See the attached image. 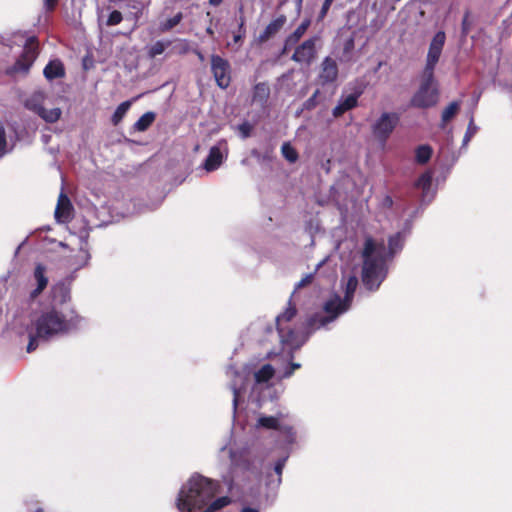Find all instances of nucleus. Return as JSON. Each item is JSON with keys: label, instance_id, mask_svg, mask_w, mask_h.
<instances>
[{"label": "nucleus", "instance_id": "nucleus-45", "mask_svg": "<svg viewBox=\"0 0 512 512\" xmlns=\"http://www.w3.org/2000/svg\"><path fill=\"white\" fill-rule=\"evenodd\" d=\"M286 458L279 459L274 467L275 472L279 475V477L282 475L283 468L285 466Z\"/></svg>", "mask_w": 512, "mask_h": 512}, {"label": "nucleus", "instance_id": "nucleus-19", "mask_svg": "<svg viewBox=\"0 0 512 512\" xmlns=\"http://www.w3.org/2000/svg\"><path fill=\"white\" fill-rule=\"evenodd\" d=\"M284 418V414L279 412L276 416L261 415L257 419L256 427L265 428L267 430H279L281 420Z\"/></svg>", "mask_w": 512, "mask_h": 512}, {"label": "nucleus", "instance_id": "nucleus-9", "mask_svg": "<svg viewBox=\"0 0 512 512\" xmlns=\"http://www.w3.org/2000/svg\"><path fill=\"white\" fill-rule=\"evenodd\" d=\"M210 64L217 86L222 89L228 88L231 83V65L229 61L220 55L212 54Z\"/></svg>", "mask_w": 512, "mask_h": 512}, {"label": "nucleus", "instance_id": "nucleus-54", "mask_svg": "<svg viewBox=\"0 0 512 512\" xmlns=\"http://www.w3.org/2000/svg\"><path fill=\"white\" fill-rule=\"evenodd\" d=\"M351 46H353V40L351 39L347 44H346V47L345 49H349Z\"/></svg>", "mask_w": 512, "mask_h": 512}, {"label": "nucleus", "instance_id": "nucleus-24", "mask_svg": "<svg viewBox=\"0 0 512 512\" xmlns=\"http://www.w3.org/2000/svg\"><path fill=\"white\" fill-rule=\"evenodd\" d=\"M156 119V114L152 111L144 113L134 124V131L144 132L149 129Z\"/></svg>", "mask_w": 512, "mask_h": 512}, {"label": "nucleus", "instance_id": "nucleus-3", "mask_svg": "<svg viewBox=\"0 0 512 512\" xmlns=\"http://www.w3.org/2000/svg\"><path fill=\"white\" fill-rule=\"evenodd\" d=\"M384 244H377L371 237L365 240L362 251V282L366 289L376 291L386 278V264L383 257Z\"/></svg>", "mask_w": 512, "mask_h": 512}, {"label": "nucleus", "instance_id": "nucleus-31", "mask_svg": "<svg viewBox=\"0 0 512 512\" xmlns=\"http://www.w3.org/2000/svg\"><path fill=\"white\" fill-rule=\"evenodd\" d=\"M170 45L171 41L169 40L166 42L158 40L148 48L147 54L150 58H155L156 56L161 55Z\"/></svg>", "mask_w": 512, "mask_h": 512}, {"label": "nucleus", "instance_id": "nucleus-36", "mask_svg": "<svg viewBox=\"0 0 512 512\" xmlns=\"http://www.w3.org/2000/svg\"><path fill=\"white\" fill-rule=\"evenodd\" d=\"M122 20H123L122 13L118 10H113L109 14L106 24H107V26H115V25L120 24L122 22Z\"/></svg>", "mask_w": 512, "mask_h": 512}, {"label": "nucleus", "instance_id": "nucleus-47", "mask_svg": "<svg viewBox=\"0 0 512 512\" xmlns=\"http://www.w3.org/2000/svg\"><path fill=\"white\" fill-rule=\"evenodd\" d=\"M394 201L391 196L386 195L383 199L382 205L386 208H392Z\"/></svg>", "mask_w": 512, "mask_h": 512}, {"label": "nucleus", "instance_id": "nucleus-28", "mask_svg": "<svg viewBox=\"0 0 512 512\" xmlns=\"http://www.w3.org/2000/svg\"><path fill=\"white\" fill-rule=\"evenodd\" d=\"M231 503V498L228 496H222L216 499H212L206 506V509L201 512H216Z\"/></svg>", "mask_w": 512, "mask_h": 512}, {"label": "nucleus", "instance_id": "nucleus-33", "mask_svg": "<svg viewBox=\"0 0 512 512\" xmlns=\"http://www.w3.org/2000/svg\"><path fill=\"white\" fill-rule=\"evenodd\" d=\"M278 431L289 444H292L295 442L296 431L292 425L286 424V423H281Z\"/></svg>", "mask_w": 512, "mask_h": 512}, {"label": "nucleus", "instance_id": "nucleus-12", "mask_svg": "<svg viewBox=\"0 0 512 512\" xmlns=\"http://www.w3.org/2000/svg\"><path fill=\"white\" fill-rule=\"evenodd\" d=\"M338 78V65L331 57H325L320 66L317 81L320 85L334 83Z\"/></svg>", "mask_w": 512, "mask_h": 512}, {"label": "nucleus", "instance_id": "nucleus-44", "mask_svg": "<svg viewBox=\"0 0 512 512\" xmlns=\"http://www.w3.org/2000/svg\"><path fill=\"white\" fill-rule=\"evenodd\" d=\"M332 2H333V0H324L323 5L320 10V13H319L320 19H323L326 16L328 10L331 7Z\"/></svg>", "mask_w": 512, "mask_h": 512}, {"label": "nucleus", "instance_id": "nucleus-15", "mask_svg": "<svg viewBox=\"0 0 512 512\" xmlns=\"http://www.w3.org/2000/svg\"><path fill=\"white\" fill-rule=\"evenodd\" d=\"M73 206L70 199L64 193H61L55 209V219L58 222L65 223L70 221L72 217Z\"/></svg>", "mask_w": 512, "mask_h": 512}, {"label": "nucleus", "instance_id": "nucleus-2", "mask_svg": "<svg viewBox=\"0 0 512 512\" xmlns=\"http://www.w3.org/2000/svg\"><path fill=\"white\" fill-rule=\"evenodd\" d=\"M219 488L220 484L217 481L194 475L180 490L177 507L181 511L202 509L215 497Z\"/></svg>", "mask_w": 512, "mask_h": 512}, {"label": "nucleus", "instance_id": "nucleus-23", "mask_svg": "<svg viewBox=\"0 0 512 512\" xmlns=\"http://www.w3.org/2000/svg\"><path fill=\"white\" fill-rule=\"evenodd\" d=\"M270 96L269 85L265 82L257 83L253 88V101L265 104Z\"/></svg>", "mask_w": 512, "mask_h": 512}, {"label": "nucleus", "instance_id": "nucleus-7", "mask_svg": "<svg viewBox=\"0 0 512 512\" xmlns=\"http://www.w3.org/2000/svg\"><path fill=\"white\" fill-rule=\"evenodd\" d=\"M38 56V40L35 36L27 38L23 51L13 66L7 70L8 74H27Z\"/></svg>", "mask_w": 512, "mask_h": 512}, {"label": "nucleus", "instance_id": "nucleus-57", "mask_svg": "<svg viewBox=\"0 0 512 512\" xmlns=\"http://www.w3.org/2000/svg\"><path fill=\"white\" fill-rule=\"evenodd\" d=\"M198 55H199V59H201V60L204 59V57H203V55L201 53H199Z\"/></svg>", "mask_w": 512, "mask_h": 512}, {"label": "nucleus", "instance_id": "nucleus-53", "mask_svg": "<svg viewBox=\"0 0 512 512\" xmlns=\"http://www.w3.org/2000/svg\"><path fill=\"white\" fill-rule=\"evenodd\" d=\"M206 33L209 35V36H213L214 35V30L211 28V27H207L206 28Z\"/></svg>", "mask_w": 512, "mask_h": 512}, {"label": "nucleus", "instance_id": "nucleus-37", "mask_svg": "<svg viewBox=\"0 0 512 512\" xmlns=\"http://www.w3.org/2000/svg\"><path fill=\"white\" fill-rule=\"evenodd\" d=\"M320 95V90L317 89L311 97H309L304 103H303V109L305 110H313L317 105V97Z\"/></svg>", "mask_w": 512, "mask_h": 512}, {"label": "nucleus", "instance_id": "nucleus-20", "mask_svg": "<svg viewBox=\"0 0 512 512\" xmlns=\"http://www.w3.org/2000/svg\"><path fill=\"white\" fill-rule=\"evenodd\" d=\"M46 268L42 264H37L34 270V277L37 281V287L31 292V298H36L47 287L48 278L45 276Z\"/></svg>", "mask_w": 512, "mask_h": 512}, {"label": "nucleus", "instance_id": "nucleus-34", "mask_svg": "<svg viewBox=\"0 0 512 512\" xmlns=\"http://www.w3.org/2000/svg\"><path fill=\"white\" fill-rule=\"evenodd\" d=\"M182 19H183L182 12H178L176 15H174L173 17L167 19L165 22H162L160 24L159 29H160L161 32L170 31L175 26H177L182 21Z\"/></svg>", "mask_w": 512, "mask_h": 512}, {"label": "nucleus", "instance_id": "nucleus-11", "mask_svg": "<svg viewBox=\"0 0 512 512\" xmlns=\"http://www.w3.org/2000/svg\"><path fill=\"white\" fill-rule=\"evenodd\" d=\"M317 37H310L303 41L301 44L295 46L294 53L291 56V60L299 63L311 65L317 55L316 42Z\"/></svg>", "mask_w": 512, "mask_h": 512}, {"label": "nucleus", "instance_id": "nucleus-42", "mask_svg": "<svg viewBox=\"0 0 512 512\" xmlns=\"http://www.w3.org/2000/svg\"><path fill=\"white\" fill-rule=\"evenodd\" d=\"M399 242H400L399 234L389 238L388 244H389V250L391 253H393L395 251V248L398 247Z\"/></svg>", "mask_w": 512, "mask_h": 512}, {"label": "nucleus", "instance_id": "nucleus-6", "mask_svg": "<svg viewBox=\"0 0 512 512\" xmlns=\"http://www.w3.org/2000/svg\"><path fill=\"white\" fill-rule=\"evenodd\" d=\"M327 315L315 313L311 315L305 323L306 335L308 336L317 329L326 326L328 323L334 321L340 314L346 311V307L341 302V298L335 295L334 298L328 300L323 307Z\"/></svg>", "mask_w": 512, "mask_h": 512}, {"label": "nucleus", "instance_id": "nucleus-46", "mask_svg": "<svg viewBox=\"0 0 512 512\" xmlns=\"http://www.w3.org/2000/svg\"><path fill=\"white\" fill-rule=\"evenodd\" d=\"M239 130L243 133L244 137H248L250 135L251 127L248 123H244L239 126Z\"/></svg>", "mask_w": 512, "mask_h": 512}, {"label": "nucleus", "instance_id": "nucleus-26", "mask_svg": "<svg viewBox=\"0 0 512 512\" xmlns=\"http://www.w3.org/2000/svg\"><path fill=\"white\" fill-rule=\"evenodd\" d=\"M131 104L132 102L127 100L118 105L111 117V122L114 126H117L123 120L127 111L130 109Z\"/></svg>", "mask_w": 512, "mask_h": 512}, {"label": "nucleus", "instance_id": "nucleus-32", "mask_svg": "<svg viewBox=\"0 0 512 512\" xmlns=\"http://www.w3.org/2000/svg\"><path fill=\"white\" fill-rule=\"evenodd\" d=\"M281 152L283 157L290 163H295L299 158L298 152L289 142H285L282 145Z\"/></svg>", "mask_w": 512, "mask_h": 512}, {"label": "nucleus", "instance_id": "nucleus-48", "mask_svg": "<svg viewBox=\"0 0 512 512\" xmlns=\"http://www.w3.org/2000/svg\"><path fill=\"white\" fill-rule=\"evenodd\" d=\"M233 405H234V410H236L237 405H238V391L236 389L234 390Z\"/></svg>", "mask_w": 512, "mask_h": 512}, {"label": "nucleus", "instance_id": "nucleus-29", "mask_svg": "<svg viewBox=\"0 0 512 512\" xmlns=\"http://www.w3.org/2000/svg\"><path fill=\"white\" fill-rule=\"evenodd\" d=\"M432 153L433 150L429 145H420L416 148L415 160L418 164H426L430 160Z\"/></svg>", "mask_w": 512, "mask_h": 512}, {"label": "nucleus", "instance_id": "nucleus-14", "mask_svg": "<svg viewBox=\"0 0 512 512\" xmlns=\"http://www.w3.org/2000/svg\"><path fill=\"white\" fill-rule=\"evenodd\" d=\"M310 25L311 20L309 18L304 19L301 22V24L285 38L282 54L287 53L290 49H292L298 44V42L304 36Z\"/></svg>", "mask_w": 512, "mask_h": 512}, {"label": "nucleus", "instance_id": "nucleus-8", "mask_svg": "<svg viewBox=\"0 0 512 512\" xmlns=\"http://www.w3.org/2000/svg\"><path fill=\"white\" fill-rule=\"evenodd\" d=\"M400 121V117L395 112H384L372 125L373 135L381 142L385 143Z\"/></svg>", "mask_w": 512, "mask_h": 512}, {"label": "nucleus", "instance_id": "nucleus-41", "mask_svg": "<svg viewBox=\"0 0 512 512\" xmlns=\"http://www.w3.org/2000/svg\"><path fill=\"white\" fill-rule=\"evenodd\" d=\"M313 280V274H308L304 278H302L295 286V290L301 289L310 283H312Z\"/></svg>", "mask_w": 512, "mask_h": 512}, {"label": "nucleus", "instance_id": "nucleus-39", "mask_svg": "<svg viewBox=\"0 0 512 512\" xmlns=\"http://www.w3.org/2000/svg\"><path fill=\"white\" fill-rule=\"evenodd\" d=\"M6 147V132L3 125L0 123V157H2L6 153Z\"/></svg>", "mask_w": 512, "mask_h": 512}, {"label": "nucleus", "instance_id": "nucleus-40", "mask_svg": "<svg viewBox=\"0 0 512 512\" xmlns=\"http://www.w3.org/2000/svg\"><path fill=\"white\" fill-rule=\"evenodd\" d=\"M477 132V127L474 124L473 118L470 119V122L468 124V128L466 131V134L464 136V143H467L470 141V139L474 136V134Z\"/></svg>", "mask_w": 512, "mask_h": 512}, {"label": "nucleus", "instance_id": "nucleus-56", "mask_svg": "<svg viewBox=\"0 0 512 512\" xmlns=\"http://www.w3.org/2000/svg\"><path fill=\"white\" fill-rule=\"evenodd\" d=\"M301 3H302V0H299V1H298V7H299V9L301 8Z\"/></svg>", "mask_w": 512, "mask_h": 512}, {"label": "nucleus", "instance_id": "nucleus-38", "mask_svg": "<svg viewBox=\"0 0 512 512\" xmlns=\"http://www.w3.org/2000/svg\"><path fill=\"white\" fill-rule=\"evenodd\" d=\"M245 17H240V23H239V33L235 34L233 37L234 43H240L242 42L243 38L245 37Z\"/></svg>", "mask_w": 512, "mask_h": 512}, {"label": "nucleus", "instance_id": "nucleus-49", "mask_svg": "<svg viewBox=\"0 0 512 512\" xmlns=\"http://www.w3.org/2000/svg\"><path fill=\"white\" fill-rule=\"evenodd\" d=\"M294 371L289 367L283 374L284 378H289L293 375Z\"/></svg>", "mask_w": 512, "mask_h": 512}, {"label": "nucleus", "instance_id": "nucleus-21", "mask_svg": "<svg viewBox=\"0 0 512 512\" xmlns=\"http://www.w3.org/2000/svg\"><path fill=\"white\" fill-rule=\"evenodd\" d=\"M45 98L46 94L43 91H35L26 99L24 105L28 110L37 114L44 107Z\"/></svg>", "mask_w": 512, "mask_h": 512}, {"label": "nucleus", "instance_id": "nucleus-5", "mask_svg": "<svg viewBox=\"0 0 512 512\" xmlns=\"http://www.w3.org/2000/svg\"><path fill=\"white\" fill-rule=\"evenodd\" d=\"M439 101L438 83L434 74H421V82L417 91L410 99L409 106L419 109L434 107Z\"/></svg>", "mask_w": 512, "mask_h": 512}, {"label": "nucleus", "instance_id": "nucleus-4", "mask_svg": "<svg viewBox=\"0 0 512 512\" xmlns=\"http://www.w3.org/2000/svg\"><path fill=\"white\" fill-rule=\"evenodd\" d=\"M296 315V305L290 298L285 311L276 317V329L280 341L282 344L289 346L292 351L299 349L307 341V337L290 327V322Z\"/></svg>", "mask_w": 512, "mask_h": 512}, {"label": "nucleus", "instance_id": "nucleus-27", "mask_svg": "<svg viewBox=\"0 0 512 512\" xmlns=\"http://www.w3.org/2000/svg\"><path fill=\"white\" fill-rule=\"evenodd\" d=\"M61 114L62 112L60 108L46 109L45 107L37 113V115L47 123L57 122L60 119Z\"/></svg>", "mask_w": 512, "mask_h": 512}, {"label": "nucleus", "instance_id": "nucleus-52", "mask_svg": "<svg viewBox=\"0 0 512 512\" xmlns=\"http://www.w3.org/2000/svg\"><path fill=\"white\" fill-rule=\"evenodd\" d=\"M289 367H290L293 371H295L296 369H299V368L301 367V365H300L299 363L291 362Z\"/></svg>", "mask_w": 512, "mask_h": 512}, {"label": "nucleus", "instance_id": "nucleus-43", "mask_svg": "<svg viewBox=\"0 0 512 512\" xmlns=\"http://www.w3.org/2000/svg\"><path fill=\"white\" fill-rule=\"evenodd\" d=\"M58 1L59 0H43L46 12H53L58 5Z\"/></svg>", "mask_w": 512, "mask_h": 512}, {"label": "nucleus", "instance_id": "nucleus-51", "mask_svg": "<svg viewBox=\"0 0 512 512\" xmlns=\"http://www.w3.org/2000/svg\"><path fill=\"white\" fill-rule=\"evenodd\" d=\"M223 0H209V4L212 6H219Z\"/></svg>", "mask_w": 512, "mask_h": 512}, {"label": "nucleus", "instance_id": "nucleus-13", "mask_svg": "<svg viewBox=\"0 0 512 512\" xmlns=\"http://www.w3.org/2000/svg\"><path fill=\"white\" fill-rule=\"evenodd\" d=\"M287 22V17L285 14H280L273 20L269 22V24L264 28V30L257 37V42L259 44L266 43L271 38H273L278 32L282 30Z\"/></svg>", "mask_w": 512, "mask_h": 512}, {"label": "nucleus", "instance_id": "nucleus-16", "mask_svg": "<svg viewBox=\"0 0 512 512\" xmlns=\"http://www.w3.org/2000/svg\"><path fill=\"white\" fill-rule=\"evenodd\" d=\"M359 93H353L340 100L333 108L332 114L335 118L342 116L345 112L355 108L358 105Z\"/></svg>", "mask_w": 512, "mask_h": 512}, {"label": "nucleus", "instance_id": "nucleus-55", "mask_svg": "<svg viewBox=\"0 0 512 512\" xmlns=\"http://www.w3.org/2000/svg\"><path fill=\"white\" fill-rule=\"evenodd\" d=\"M35 512H44L42 508H38Z\"/></svg>", "mask_w": 512, "mask_h": 512}, {"label": "nucleus", "instance_id": "nucleus-25", "mask_svg": "<svg viewBox=\"0 0 512 512\" xmlns=\"http://www.w3.org/2000/svg\"><path fill=\"white\" fill-rule=\"evenodd\" d=\"M274 374V367L271 364H265L255 372V382L258 384L266 383L273 378Z\"/></svg>", "mask_w": 512, "mask_h": 512}, {"label": "nucleus", "instance_id": "nucleus-10", "mask_svg": "<svg viewBox=\"0 0 512 512\" xmlns=\"http://www.w3.org/2000/svg\"><path fill=\"white\" fill-rule=\"evenodd\" d=\"M445 40H446V35H445L444 31H438L434 35V37L429 45L426 64H425V67H424L422 73L427 74L428 76L431 74H434V70H435V67H436L439 59H440V56H441V53H442V50H443V47L445 44Z\"/></svg>", "mask_w": 512, "mask_h": 512}, {"label": "nucleus", "instance_id": "nucleus-50", "mask_svg": "<svg viewBox=\"0 0 512 512\" xmlns=\"http://www.w3.org/2000/svg\"><path fill=\"white\" fill-rule=\"evenodd\" d=\"M241 512H259V510L257 508H252V507H244Z\"/></svg>", "mask_w": 512, "mask_h": 512}, {"label": "nucleus", "instance_id": "nucleus-35", "mask_svg": "<svg viewBox=\"0 0 512 512\" xmlns=\"http://www.w3.org/2000/svg\"><path fill=\"white\" fill-rule=\"evenodd\" d=\"M432 184V176L429 173H423L416 181L415 186L423 190H428Z\"/></svg>", "mask_w": 512, "mask_h": 512}, {"label": "nucleus", "instance_id": "nucleus-1", "mask_svg": "<svg viewBox=\"0 0 512 512\" xmlns=\"http://www.w3.org/2000/svg\"><path fill=\"white\" fill-rule=\"evenodd\" d=\"M81 317L72 312L70 316L64 315L55 307L43 310L33 321L34 332H29L27 352L31 353L38 347V340L48 341L54 336L67 334L76 329Z\"/></svg>", "mask_w": 512, "mask_h": 512}, {"label": "nucleus", "instance_id": "nucleus-22", "mask_svg": "<svg viewBox=\"0 0 512 512\" xmlns=\"http://www.w3.org/2000/svg\"><path fill=\"white\" fill-rule=\"evenodd\" d=\"M357 286H358V278L355 275L349 276L346 281V284H345L344 299L343 300L341 299V302L346 307V310L349 308V306L353 300L354 293L357 289Z\"/></svg>", "mask_w": 512, "mask_h": 512}, {"label": "nucleus", "instance_id": "nucleus-18", "mask_svg": "<svg viewBox=\"0 0 512 512\" xmlns=\"http://www.w3.org/2000/svg\"><path fill=\"white\" fill-rule=\"evenodd\" d=\"M223 162V155L218 146H212L204 162V169L208 172L217 170Z\"/></svg>", "mask_w": 512, "mask_h": 512}, {"label": "nucleus", "instance_id": "nucleus-17", "mask_svg": "<svg viewBox=\"0 0 512 512\" xmlns=\"http://www.w3.org/2000/svg\"><path fill=\"white\" fill-rule=\"evenodd\" d=\"M45 78L52 81L57 78H63L65 76V67L61 60L55 59L48 62L43 70Z\"/></svg>", "mask_w": 512, "mask_h": 512}, {"label": "nucleus", "instance_id": "nucleus-30", "mask_svg": "<svg viewBox=\"0 0 512 512\" xmlns=\"http://www.w3.org/2000/svg\"><path fill=\"white\" fill-rule=\"evenodd\" d=\"M460 102L453 101L451 102L442 112L441 119L443 122V126L449 122L459 111Z\"/></svg>", "mask_w": 512, "mask_h": 512}]
</instances>
